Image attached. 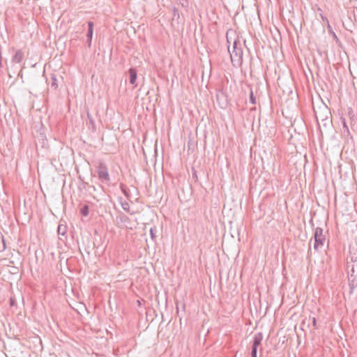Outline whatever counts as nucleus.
Masks as SVG:
<instances>
[{
	"instance_id": "nucleus-1",
	"label": "nucleus",
	"mask_w": 357,
	"mask_h": 357,
	"mask_svg": "<svg viewBox=\"0 0 357 357\" xmlns=\"http://www.w3.org/2000/svg\"><path fill=\"white\" fill-rule=\"evenodd\" d=\"M228 50L233 66L234 67H239L242 64L243 54L241 44L235 40L233 43L232 50H230L229 47Z\"/></svg>"
},
{
	"instance_id": "nucleus-2",
	"label": "nucleus",
	"mask_w": 357,
	"mask_h": 357,
	"mask_svg": "<svg viewBox=\"0 0 357 357\" xmlns=\"http://www.w3.org/2000/svg\"><path fill=\"white\" fill-rule=\"evenodd\" d=\"M328 234V231H324L321 227H316L314 233V250L316 251H319L320 249L323 248L324 245L327 243H328V241L326 239V235Z\"/></svg>"
},
{
	"instance_id": "nucleus-3",
	"label": "nucleus",
	"mask_w": 357,
	"mask_h": 357,
	"mask_svg": "<svg viewBox=\"0 0 357 357\" xmlns=\"http://www.w3.org/2000/svg\"><path fill=\"white\" fill-rule=\"evenodd\" d=\"M96 172L99 180L105 183H108L110 181V177L108 172L107 167L105 162L100 161L96 167Z\"/></svg>"
},
{
	"instance_id": "nucleus-4",
	"label": "nucleus",
	"mask_w": 357,
	"mask_h": 357,
	"mask_svg": "<svg viewBox=\"0 0 357 357\" xmlns=\"http://www.w3.org/2000/svg\"><path fill=\"white\" fill-rule=\"evenodd\" d=\"M314 112L318 122L319 121H324L329 120L331 112L329 108L326 105H323L321 107H319L317 109L314 108Z\"/></svg>"
},
{
	"instance_id": "nucleus-5",
	"label": "nucleus",
	"mask_w": 357,
	"mask_h": 357,
	"mask_svg": "<svg viewBox=\"0 0 357 357\" xmlns=\"http://www.w3.org/2000/svg\"><path fill=\"white\" fill-rule=\"evenodd\" d=\"M262 340V333H257L254 335L252 345L251 357H257V349L259 346L261 344Z\"/></svg>"
},
{
	"instance_id": "nucleus-6",
	"label": "nucleus",
	"mask_w": 357,
	"mask_h": 357,
	"mask_svg": "<svg viewBox=\"0 0 357 357\" xmlns=\"http://www.w3.org/2000/svg\"><path fill=\"white\" fill-rule=\"evenodd\" d=\"M347 268L352 273L357 271V252H350L347 258Z\"/></svg>"
},
{
	"instance_id": "nucleus-7",
	"label": "nucleus",
	"mask_w": 357,
	"mask_h": 357,
	"mask_svg": "<svg viewBox=\"0 0 357 357\" xmlns=\"http://www.w3.org/2000/svg\"><path fill=\"white\" fill-rule=\"evenodd\" d=\"M129 218L123 213H121L116 217V224L117 225H126L128 222Z\"/></svg>"
},
{
	"instance_id": "nucleus-8",
	"label": "nucleus",
	"mask_w": 357,
	"mask_h": 357,
	"mask_svg": "<svg viewBox=\"0 0 357 357\" xmlns=\"http://www.w3.org/2000/svg\"><path fill=\"white\" fill-rule=\"evenodd\" d=\"M129 82L131 84H135L137 80V70L135 68H130L129 69Z\"/></svg>"
},
{
	"instance_id": "nucleus-9",
	"label": "nucleus",
	"mask_w": 357,
	"mask_h": 357,
	"mask_svg": "<svg viewBox=\"0 0 357 357\" xmlns=\"http://www.w3.org/2000/svg\"><path fill=\"white\" fill-rule=\"evenodd\" d=\"M24 59V53L21 50L16 51L15 55L12 58V61L14 63H20Z\"/></svg>"
},
{
	"instance_id": "nucleus-10",
	"label": "nucleus",
	"mask_w": 357,
	"mask_h": 357,
	"mask_svg": "<svg viewBox=\"0 0 357 357\" xmlns=\"http://www.w3.org/2000/svg\"><path fill=\"white\" fill-rule=\"evenodd\" d=\"M93 33V23L92 22L89 21L88 22V32L86 34V37H87V38H89V47L91 45Z\"/></svg>"
},
{
	"instance_id": "nucleus-11",
	"label": "nucleus",
	"mask_w": 357,
	"mask_h": 357,
	"mask_svg": "<svg viewBox=\"0 0 357 357\" xmlns=\"http://www.w3.org/2000/svg\"><path fill=\"white\" fill-rule=\"evenodd\" d=\"M57 232H58V234H59V235L65 236L67 232L66 225L59 224V225L58 226Z\"/></svg>"
},
{
	"instance_id": "nucleus-12",
	"label": "nucleus",
	"mask_w": 357,
	"mask_h": 357,
	"mask_svg": "<svg viewBox=\"0 0 357 357\" xmlns=\"http://www.w3.org/2000/svg\"><path fill=\"white\" fill-rule=\"evenodd\" d=\"M51 79H52L51 87L54 88V89H57V87H58L57 79H56V75L54 74H52Z\"/></svg>"
},
{
	"instance_id": "nucleus-13",
	"label": "nucleus",
	"mask_w": 357,
	"mask_h": 357,
	"mask_svg": "<svg viewBox=\"0 0 357 357\" xmlns=\"http://www.w3.org/2000/svg\"><path fill=\"white\" fill-rule=\"evenodd\" d=\"M173 19L178 20L180 18L179 11L176 7L172 8Z\"/></svg>"
},
{
	"instance_id": "nucleus-14",
	"label": "nucleus",
	"mask_w": 357,
	"mask_h": 357,
	"mask_svg": "<svg viewBox=\"0 0 357 357\" xmlns=\"http://www.w3.org/2000/svg\"><path fill=\"white\" fill-rule=\"evenodd\" d=\"M80 213L84 216H87L89 215V206L88 205H84L80 209Z\"/></svg>"
},
{
	"instance_id": "nucleus-15",
	"label": "nucleus",
	"mask_w": 357,
	"mask_h": 357,
	"mask_svg": "<svg viewBox=\"0 0 357 357\" xmlns=\"http://www.w3.org/2000/svg\"><path fill=\"white\" fill-rule=\"evenodd\" d=\"M178 3L183 8H188L189 6V1L188 0H178Z\"/></svg>"
},
{
	"instance_id": "nucleus-16",
	"label": "nucleus",
	"mask_w": 357,
	"mask_h": 357,
	"mask_svg": "<svg viewBox=\"0 0 357 357\" xmlns=\"http://www.w3.org/2000/svg\"><path fill=\"white\" fill-rule=\"evenodd\" d=\"M249 100H250V102L252 103V105L256 104V98L254 96L253 91L251 89L250 90Z\"/></svg>"
},
{
	"instance_id": "nucleus-17",
	"label": "nucleus",
	"mask_w": 357,
	"mask_h": 357,
	"mask_svg": "<svg viewBox=\"0 0 357 357\" xmlns=\"http://www.w3.org/2000/svg\"><path fill=\"white\" fill-rule=\"evenodd\" d=\"M121 206H122L123 209L125 211L130 213V205H129V204L128 202L121 203Z\"/></svg>"
},
{
	"instance_id": "nucleus-18",
	"label": "nucleus",
	"mask_w": 357,
	"mask_h": 357,
	"mask_svg": "<svg viewBox=\"0 0 357 357\" xmlns=\"http://www.w3.org/2000/svg\"><path fill=\"white\" fill-rule=\"evenodd\" d=\"M150 234H151V238H152L153 240H154V239H155V234H154V233H153V228H151V229H150Z\"/></svg>"
},
{
	"instance_id": "nucleus-19",
	"label": "nucleus",
	"mask_w": 357,
	"mask_h": 357,
	"mask_svg": "<svg viewBox=\"0 0 357 357\" xmlns=\"http://www.w3.org/2000/svg\"><path fill=\"white\" fill-rule=\"evenodd\" d=\"M87 116H88V119H89V121H90V122H91V123H93V119H92V118L91 117V116H90V114H89V113H88V114H87Z\"/></svg>"
},
{
	"instance_id": "nucleus-20",
	"label": "nucleus",
	"mask_w": 357,
	"mask_h": 357,
	"mask_svg": "<svg viewBox=\"0 0 357 357\" xmlns=\"http://www.w3.org/2000/svg\"><path fill=\"white\" fill-rule=\"evenodd\" d=\"M10 305L13 306L14 305V300L13 298H10Z\"/></svg>"
},
{
	"instance_id": "nucleus-21",
	"label": "nucleus",
	"mask_w": 357,
	"mask_h": 357,
	"mask_svg": "<svg viewBox=\"0 0 357 357\" xmlns=\"http://www.w3.org/2000/svg\"><path fill=\"white\" fill-rule=\"evenodd\" d=\"M321 19H322L324 21V20H326V21H327V22H328V20H327L326 18H325L323 15H321Z\"/></svg>"
},
{
	"instance_id": "nucleus-22",
	"label": "nucleus",
	"mask_w": 357,
	"mask_h": 357,
	"mask_svg": "<svg viewBox=\"0 0 357 357\" xmlns=\"http://www.w3.org/2000/svg\"><path fill=\"white\" fill-rule=\"evenodd\" d=\"M315 323H316L315 318H314L313 319V324H314V325H315Z\"/></svg>"
},
{
	"instance_id": "nucleus-23",
	"label": "nucleus",
	"mask_w": 357,
	"mask_h": 357,
	"mask_svg": "<svg viewBox=\"0 0 357 357\" xmlns=\"http://www.w3.org/2000/svg\"><path fill=\"white\" fill-rule=\"evenodd\" d=\"M87 43H88V45L89 46V39L87 40Z\"/></svg>"
}]
</instances>
